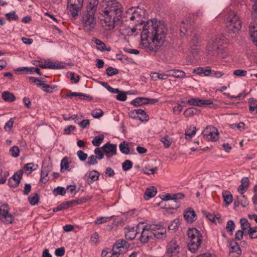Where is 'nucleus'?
<instances>
[{"instance_id":"26","label":"nucleus","mask_w":257,"mask_h":257,"mask_svg":"<svg viewBox=\"0 0 257 257\" xmlns=\"http://www.w3.org/2000/svg\"><path fill=\"white\" fill-rule=\"evenodd\" d=\"M42 68L57 69L62 68V66L58 63H55L52 61L45 62L40 66Z\"/></svg>"},{"instance_id":"5","label":"nucleus","mask_w":257,"mask_h":257,"mask_svg":"<svg viewBox=\"0 0 257 257\" xmlns=\"http://www.w3.org/2000/svg\"><path fill=\"white\" fill-rule=\"evenodd\" d=\"M95 13L85 12L82 16L81 23L86 32L93 31L96 26L97 21L94 17Z\"/></svg>"},{"instance_id":"37","label":"nucleus","mask_w":257,"mask_h":257,"mask_svg":"<svg viewBox=\"0 0 257 257\" xmlns=\"http://www.w3.org/2000/svg\"><path fill=\"white\" fill-rule=\"evenodd\" d=\"M147 98L137 97L131 101V104L136 106H139L147 104Z\"/></svg>"},{"instance_id":"27","label":"nucleus","mask_w":257,"mask_h":257,"mask_svg":"<svg viewBox=\"0 0 257 257\" xmlns=\"http://www.w3.org/2000/svg\"><path fill=\"white\" fill-rule=\"evenodd\" d=\"M94 42L96 45L97 49L99 51H107L109 52L111 50V48L110 47H107L104 43L98 39H95L94 40Z\"/></svg>"},{"instance_id":"3","label":"nucleus","mask_w":257,"mask_h":257,"mask_svg":"<svg viewBox=\"0 0 257 257\" xmlns=\"http://www.w3.org/2000/svg\"><path fill=\"white\" fill-rule=\"evenodd\" d=\"M187 235L189 238L188 246L189 250L193 253L200 247L202 241V233L196 228H190L187 231Z\"/></svg>"},{"instance_id":"39","label":"nucleus","mask_w":257,"mask_h":257,"mask_svg":"<svg viewBox=\"0 0 257 257\" xmlns=\"http://www.w3.org/2000/svg\"><path fill=\"white\" fill-rule=\"evenodd\" d=\"M30 204L32 205H35L38 204L39 201V197L38 193L34 194L28 197Z\"/></svg>"},{"instance_id":"21","label":"nucleus","mask_w":257,"mask_h":257,"mask_svg":"<svg viewBox=\"0 0 257 257\" xmlns=\"http://www.w3.org/2000/svg\"><path fill=\"white\" fill-rule=\"evenodd\" d=\"M249 185V179L247 177H243L241 180V184L238 187V191L240 194H243L247 189Z\"/></svg>"},{"instance_id":"31","label":"nucleus","mask_w":257,"mask_h":257,"mask_svg":"<svg viewBox=\"0 0 257 257\" xmlns=\"http://www.w3.org/2000/svg\"><path fill=\"white\" fill-rule=\"evenodd\" d=\"M230 252H235L237 254L239 255L241 253V250L237 242L233 240L230 243Z\"/></svg>"},{"instance_id":"17","label":"nucleus","mask_w":257,"mask_h":257,"mask_svg":"<svg viewBox=\"0 0 257 257\" xmlns=\"http://www.w3.org/2000/svg\"><path fill=\"white\" fill-rule=\"evenodd\" d=\"M184 217L185 220L189 223H192L197 219V216L195 211L191 208L186 209Z\"/></svg>"},{"instance_id":"22","label":"nucleus","mask_w":257,"mask_h":257,"mask_svg":"<svg viewBox=\"0 0 257 257\" xmlns=\"http://www.w3.org/2000/svg\"><path fill=\"white\" fill-rule=\"evenodd\" d=\"M193 72L194 73H196L197 75H201L203 74L205 76H209L211 73V69L209 66L206 67L205 68L199 67L193 69Z\"/></svg>"},{"instance_id":"7","label":"nucleus","mask_w":257,"mask_h":257,"mask_svg":"<svg viewBox=\"0 0 257 257\" xmlns=\"http://www.w3.org/2000/svg\"><path fill=\"white\" fill-rule=\"evenodd\" d=\"M15 217L10 212V207L7 203L0 205V220L5 224L13 223Z\"/></svg>"},{"instance_id":"30","label":"nucleus","mask_w":257,"mask_h":257,"mask_svg":"<svg viewBox=\"0 0 257 257\" xmlns=\"http://www.w3.org/2000/svg\"><path fill=\"white\" fill-rule=\"evenodd\" d=\"M99 173L96 170H92L89 173L87 183L90 184L98 179Z\"/></svg>"},{"instance_id":"60","label":"nucleus","mask_w":257,"mask_h":257,"mask_svg":"<svg viewBox=\"0 0 257 257\" xmlns=\"http://www.w3.org/2000/svg\"><path fill=\"white\" fill-rule=\"evenodd\" d=\"M94 153L95 154V157H97V159L98 160H102L104 157V153L99 148H96L94 150Z\"/></svg>"},{"instance_id":"56","label":"nucleus","mask_w":257,"mask_h":257,"mask_svg":"<svg viewBox=\"0 0 257 257\" xmlns=\"http://www.w3.org/2000/svg\"><path fill=\"white\" fill-rule=\"evenodd\" d=\"M83 0H68V4H71L77 8H81L83 6Z\"/></svg>"},{"instance_id":"57","label":"nucleus","mask_w":257,"mask_h":257,"mask_svg":"<svg viewBox=\"0 0 257 257\" xmlns=\"http://www.w3.org/2000/svg\"><path fill=\"white\" fill-rule=\"evenodd\" d=\"M103 114V112L100 109H95L91 112L92 116L94 118H99Z\"/></svg>"},{"instance_id":"62","label":"nucleus","mask_w":257,"mask_h":257,"mask_svg":"<svg viewBox=\"0 0 257 257\" xmlns=\"http://www.w3.org/2000/svg\"><path fill=\"white\" fill-rule=\"evenodd\" d=\"M233 74L237 77H243L246 75L247 71L242 69H236L233 71Z\"/></svg>"},{"instance_id":"34","label":"nucleus","mask_w":257,"mask_h":257,"mask_svg":"<svg viewBox=\"0 0 257 257\" xmlns=\"http://www.w3.org/2000/svg\"><path fill=\"white\" fill-rule=\"evenodd\" d=\"M249 109L252 114L257 113V100L252 98L248 100Z\"/></svg>"},{"instance_id":"32","label":"nucleus","mask_w":257,"mask_h":257,"mask_svg":"<svg viewBox=\"0 0 257 257\" xmlns=\"http://www.w3.org/2000/svg\"><path fill=\"white\" fill-rule=\"evenodd\" d=\"M73 96H79L80 98L82 100H85V99H88V100H92V97L86 94L83 93H80V92H71L70 93L67 95V97L71 98Z\"/></svg>"},{"instance_id":"14","label":"nucleus","mask_w":257,"mask_h":257,"mask_svg":"<svg viewBox=\"0 0 257 257\" xmlns=\"http://www.w3.org/2000/svg\"><path fill=\"white\" fill-rule=\"evenodd\" d=\"M144 15L143 10L140 9L138 8L136 10L134 8L133 16L131 17V18L133 19V21H135L136 23L142 25L144 22L143 20Z\"/></svg>"},{"instance_id":"40","label":"nucleus","mask_w":257,"mask_h":257,"mask_svg":"<svg viewBox=\"0 0 257 257\" xmlns=\"http://www.w3.org/2000/svg\"><path fill=\"white\" fill-rule=\"evenodd\" d=\"M218 54L220 55L222 58H225L229 54V52L226 47L223 46L222 45L220 46L219 50H216L215 51Z\"/></svg>"},{"instance_id":"41","label":"nucleus","mask_w":257,"mask_h":257,"mask_svg":"<svg viewBox=\"0 0 257 257\" xmlns=\"http://www.w3.org/2000/svg\"><path fill=\"white\" fill-rule=\"evenodd\" d=\"M240 223L241 224V228L242 230L245 232L246 230L247 229H250L251 228L250 226V223L248 222L246 218H242L240 219Z\"/></svg>"},{"instance_id":"58","label":"nucleus","mask_w":257,"mask_h":257,"mask_svg":"<svg viewBox=\"0 0 257 257\" xmlns=\"http://www.w3.org/2000/svg\"><path fill=\"white\" fill-rule=\"evenodd\" d=\"M247 233L251 238H257V229L255 227L250 228L247 231Z\"/></svg>"},{"instance_id":"63","label":"nucleus","mask_w":257,"mask_h":257,"mask_svg":"<svg viewBox=\"0 0 257 257\" xmlns=\"http://www.w3.org/2000/svg\"><path fill=\"white\" fill-rule=\"evenodd\" d=\"M116 98L119 101H124L127 99V96L124 92L119 90V92L117 93Z\"/></svg>"},{"instance_id":"15","label":"nucleus","mask_w":257,"mask_h":257,"mask_svg":"<svg viewBox=\"0 0 257 257\" xmlns=\"http://www.w3.org/2000/svg\"><path fill=\"white\" fill-rule=\"evenodd\" d=\"M129 243L124 239H118L112 246V248L115 252H119V255L122 253L121 248L126 249L129 247Z\"/></svg>"},{"instance_id":"28","label":"nucleus","mask_w":257,"mask_h":257,"mask_svg":"<svg viewBox=\"0 0 257 257\" xmlns=\"http://www.w3.org/2000/svg\"><path fill=\"white\" fill-rule=\"evenodd\" d=\"M157 192V189L155 187L152 186L151 188L146 189L144 195V197L145 199L149 200L154 197Z\"/></svg>"},{"instance_id":"50","label":"nucleus","mask_w":257,"mask_h":257,"mask_svg":"<svg viewBox=\"0 0 257 257\" xmlns=\"http://www.w3.org/2000/svg\"><path fill=\"white\" fill-rule=\"evenodd\" d=\"M66 192V189L62 187L58 186L53 190L55 195H60L64 196Z\"/></svg>"},{"instance_id":"1","label":"nucleus","mask_w":257,"mask_h":257,"mask_svg":"<svg viewBox=\"0 0 257 257\" xmlns=\"http://www.w3.org/2000/svg\"><path fill=\"white\" fill-rule=\"evenodd\" d=\"M167 33L165 24L157 19L147 21L141 33V47L146 52L156 53L163 46Z\"/></svg>"},{"instance_id":"61","label":"nucleus","mask_w":257,"mask_h":257,"mask_svg":"<svg viewBox=\"0 0 257 257\" xmlns=\"http://www.w3.org/2000/svg\"><path fill=\"white\" fill-rule=\"evenodd\" d=\"M153 236H155L158 239H164L166 238V230L163 229L160 232L158 231L155 233L154 232Z\"/></svg>"},{"instance_id":"19","label":"nucleus","mask_w":257,"mask_h":257,"mask_svg":"<svg viewBox=\"0 0 257 257\" xmlns=\"http://www.w3.org/2000/svg\"><path fill=\"white\" fill-rule=\"evenodd\" d=\"M101 255L102 257H118L119 252H115L112 248H106L102 250Z\"/></svg>"},{"instance_id":"9","label":"nucleus","mask_w":257,"mask_h":257,"mask_svg":"<svg viewBox=\"0 0 257 257\" xmlns=\"http://www.w3.org/2000/svg\"><path fill=\"white\" fill-rule=\"evenodd\" d=\"M180 246L176 239H172L166 246V253L163 257H178Z\"/></svg>"},{"instance_id":"53","label":"nucleus","mask_w":257,"mask_h":257,"mask_svg":"<svg viewBox=\"0 0 257 257\" xmlns=\"http://www.w3.org/2000/svg\"><path fill=\"white\" fill-rule=\"evenodd\" d=\"M97 159V157L95 155H91L88 157L86 164L89 166L96 165L98 163Z\"/></svg>"},{"instance_id":"6","label":"nucleus","mask_w":257,"mask_h":257,"mask_svg":"<svg viewBox=\"0 0 257 257\" xmlns=\"http://www.w3.org/2000/svg\"><path fill=\"white\" fill-rule=\"evenodd\" d=\"M138 233H141L140 237V240L143 243H146L150 238H153L154 232L152 226L145 225L144 223H141L137 226Z\"/></svg>"},{"instance_id":"18","label":"nucleus","mask_w":257,"mask_h":257,"mask_svg":"<svg viewBox=\"0 0 257 257\" xmlns=\"http://www.w3.org/2000/svg\"><path fill=\"white\" fill-rule=\"evenodd\" d=\"M35 69V72L38 74L39 75H41L42 74L40 72V70L38 68H36L35 69L34 67H19L16 70H15L16 72H22L24 74H31L34 72L33 70Z\"/></svg>"},{"instance_id":"16","label":"nucleus","mask_w":257,"mask_h":257,"mask_svg":"<svg viewBox=\"0 0 257 257\" xmlns=\"http://www.w3.org/2000/svg\"><path fill=\"white\" fill-rule=\"evenodd\" d=\"M125 237L128 240H133L135 239L136 235L138 234L137 226L135 229L134 227L126 226L124 229Z\"/></svg>"},{"instance_id":"25","label":"nucleus","mask_w":257,"mask_h":257,"mask_svg":"<svg viewBox=\"0 0 257 257\" xmlns=\"http://www.w3.org/2000/svg\"><path fill=\"white\" fill-rule=\"evenodd\" d=\"M81 9V8H77L76 6H74L71 4H68L67 5L68 14L72 16L73 18H75L78 16V13Z\"/></svg>"},{"instance_id":"64","label":"nucleus","mask_w":257,"mask_h":257,"mask_svg":"<svg viewBox=\"0 0 257 257\" xmlns=\"http://www.w3.org/2000/svg\"><path fill=\"white\" fill-rule=\"evenodd\" d=\"M77 155L81 161H84L86 160L87 158V154L86 153H84L81 150H79L77 152Z\"/></svg>"},{"instance_id":"11","label":"nucleus","mask_w":257,"mask_h":257,"mask_svg":"<svg viewBox=\"0 0 257 257\" xmlns=\"http://www.w3.org/2000/svg\"><path fill=\"white\" fill-rule=\"evenodd\" d=\"M187 103L189 105H193L199 107H206L208 105H212L211 108H215V105L213 104L211 99L204 100L197 97L191 98L187 101Z\"/></svg>"},{"instance_id":"48","label":"nucleus","mask_w":257,"mask_h":257,"mask_svg":"<svg viewBox=\"0 0 257 257\" xmlns=\"http://www.w3.org/2000/svg\"><path fill=\"white\" fill-rule=\"evenodd\" d=\"M133 162L131 161L126 160L122 164V170L127 171L133 167Z\"/></svg>"},{"instance_id":"10","label":"nucleus","mask_w":257,"mask_h":257,"mask_svg":"<svg viewBox=\"0 0 257 257\" xmlns=\"http://www.w3.org/2000/svg\"><path fill=\"white\" fill-rule=\"evenodd\" d=\"M202 134L204 139L207 141L215 142L219 139L218 130L212 126H207Z\"/></svg>"},{"instance_id":"33","label":"nucleus","mask_w":257,"mask_h":257,"mask_svg":"<svg viewBox=\"0 0 257 257\" xmlns=\"http://www.w3.org/2000/svg\"><path fill=\"white\" fill-rule=\"evenodd\" d=\"M129 146L130 144H126L124 141L121 143L119 145V149L121 153L125 155L133 154Z\"/></svg>"},{"instance_id":"55","label":"nucleus","mask_w":257,"mask_h":257,"mask_svg":"<svg viewBox=\"0 0 257 257\" xmlns=\"http://www.w3.org/2000/svg\"><path fill=\"white\" fill-rule=\"evenodd\" d=\"M245 124L243 122H240L238 123H233L230 125V127L233 129H237L240 131H243L245 128Z\"/></svg>"},{"instance_id":"23","label":"nucleus","mask_w":257,"mask_h":257,"mask_svg":"<svg viewBox=\"0 0 257 257\" xmlns=\"http://www.w3.org/2000/svg\"><path fill=\"white\" fill-rule=\"evenodd\" d=\"M98 3V0H88L85 12L95 13Z\"/></svg>"},{"instance_id":"51","label":"nucleus","mask_w":257,"mask_h":257,"mask_svg":"<svg viewBox=\"0 0 257 257\" xmlns=\"http://www.w3.org/2000/svg\"><path fill=\"white\" fill-rule=\"evenodd\" d=\"M160 141L166 148H169L172 143V141L168 136L162 137Z\"/></svg>"},{"instance_id":"44","label":"nucleus","mask_w":257,"mask_h":257,"mask_svg":"<svg viewBox=\"0 0 257 257\" xmlns=\"http://www.w3.org/2000/svg\"><path fill=\"white\" fill-rule=\"evenodd\" d=\"M255 2L254 5L252 6V12L251 13V16L253 20V22L251 23H254V24H257V0L254 1Z\"/></svg>"},{"instance_id":"45","label":"nucleus","mask_w":257,"mask_h":257,"mask_svg":"<svg viewBox=\"0 0 257 257\" xmlns=\"http://www.w3.org/2000/svg\"><path fill=\"white\" fill-rule=\"evenodd\" d=\"M197 111V109L194 107H189L187 108L184 112V115L186 117H190L194 114Z\"/></svg>"},{"instance_id":"36","label":"nucleus","mask_w":257,"mask_h":257,"mask_svg":"<svg viewBox=\"0 0 257 257\" xmlns=\"http://www.w3.org/2000/svg\"><path fill=\"white\" fill-rule=\"evenodd\" d=\"M222 196L224 201L227 205L230 204L233 200V197L231 194L228 191H223L222 192Z\"/></svg>"},{"instance_id":"8","label":"nucleus","mask_w":257,"mask_h":257,"mask_svg":"<svg viewBox=\"0 0 257 257\" xmlns=\"http://www.w3.org/2000/svg\"><path fill=\"white\" fill-rule=\"evenodd\" d=\"M224 39L220 36L212 37L207 43V50L210 52H214L216 50H219L220 46L223 45Z\"/></svg>"},{"instance_id":"24","label":"nucleus","mask_w":257,"mask_h":257,"mask_svg":"<svg viewBox=\"0 0 257 257\" xmlns=\"http://www.w3.org/2000/svg\"><path fill=\"white\" fill-rule=\"evenodd\" d=\"M249 32L251 38L257 46V24H254V23H250L249 25Z\"/></svg>"},{"instance_id":"29","label":"nucleus","mask_w":257,"mask_h":257,"mask_svg":"<svg viewBox=\"0 0 257 257\" xmlns=\"http://www.w3.org/2000/svg\"><path fill=\"white\" fill-rule=\"evenodd\" d=\"M38 86H42V90L48 93H52L56 90L57 87L55 85H50L44 83V81L41 83H37Z\"/></svg>"},{"instance_id":"46","label":"nucleus","mask_w":257,"mask_h":257,"mask_svg":"<svg viewBox=\"0 0 257 257\" xmlns=\"http://www.w3.org/2000/svg\"><path fill=\"white\" fill-rule=\"evenodd\" d=\"M69 163L68 161V159L66 157L64 158L61 162V171L62 172L63 170H67L69 171H70L69 169Z\"/></svg>"},{"instance_id":"49","label":"nucleus","mask_w":257,"mask_h":257,"mask_svg":"<svg viewBox=\"0 0 257 257\" xmlns=\"http://www.w3.org/2000/svg\"><path fill=\"white\" fill-rule=\"evenodd\" d=\"M52 165L51 164H49L47 165H43L41 168V173L43 174L49 175V173L52 171Z\"/></svg>"},{"instance_id":"4","label":"nucleus","mask_w":257,"mask_h":257,"mask_svg":"<svg viewBox=\"0 0 257 257\" xmlns=\"http://www.w3.org/2000/svg\"><path fill=\"white\" fill-rule=\"evenodd\" d=\"M225 24L229 31L236 33L241 28V22L238 16L232 11L229 12L224 20Z\"/></svg>"},{"instance_id":"54","label":"nucleus","mask_w":257,"mask_h":257,"mask_svg":"<svg viewBox=\"0 0 257 257\" xmlns=\"http://www.w3.org/2000/svg\"><path fill=\"white\" fill-rule=\"evenodd\" d=\"M106 74L109 76H112L118 73V70L112 67H109L106 70Z\"/></svg>"},{"instance_id":"38","label":"nucleus","mask_w":257,"mask_h":257,"mask_svg":"<svg viewBox=\"0 0 257 257\" xmlns=\"http://www.w3.org/2000/svg\"><path fill=\"white\" fill-rule=\"evenodd\" d=\"M104 136L103 135H100L96 136L92 141V144L94 146L98 147L104 140Z\"/></svg>"},{"instance_id":"13","label":"nucleus","mask_w":257,"mask_h":257,"mask_svg":"<svg viewBox=\"0 0 257 257\" xmlns=\"http://www.w3.org/2000/svg\"><path fill=\"white\" fill-rule=\"evenodd\" d=\"M23 173V170H19L15 173L13 176L9 179L8 184L9 186L14 188L17 187L22 178Z\"/></svg>"},{"instance_id":"59","label":"nucleus","mask_w":257,"mask_h":257,"mask_svg":"<svg viewBox=\"0 0 257 257\" xmlns=\"http://www.w3.org/2000/svg\"><path fill=\"white\" fill-rule=\"evenodd\" d=\"M10 152L11 153L12 156L14 157H17L19 156L20 149L17 146H14L12 147L10 150Z\"/></svg>"},{"instance_id":"47","label":"nucleus","mask_w":257,"mask_h":257,"mask_svg":"<svg viewBox=\"0 0 257 257\" xmlns=\"http://www.w3.org/2000/svg\"><path fill=\"white\" fill-rule=\"evenodd\" d=\"M6 17L9 21H17L19 19L18 16L15 11L6 14Z\"/></svg>"},{"instance_id":"12","label":"nucleus","mask_w":257,"mask_h":257,"mask_svg":"<svg viewBox=\"0 0 257 257\" xmlns=\"http://www.w3.org/2000/svg\"><path fill=\"white\" fill-rule=\"evenodd\" d=\"M116 148L117 146L116 144H111L108 142L101 147V149L106 157L110 158L116 155Z\"/></svg>"},{"instance_id":"42","label":"nucleus","mask_w":257,"mask_h":257,"mask_svg":"<svg viewBox=\"0 0 257 257\" xmlns=\"http://www.w3.org/2000/svg\"><path fill=\"white\" fill-rule=\"evenodd\" d=\"M112 216L110 217H99L97 218L94 221V223L96 225H99L102 223L107 222L110 221Z\"/></svg>"},{"instance_id":"35","label":"nucleus","mask_w":257,"mask_h":257,"mask_svg":"<svg viewBox=\"0 0 257 257\" xmlns=\"http://www.w3.org/2000/svg\"><path fill=\"white\" fill-rule=\"evenodd\" d=\"M2 97L7 102H13L16 100V97L14 94L8 91H4L2 93Z\"/></svg>"},{"instance_id":"52","label":"nucleus","mask_w":257,"mask_h":257,"mask_svg":"<svg viewBox=\"0 0 257 257\" xmlns=\"http://www.w3.org/2000/svg\"><path fill=\"white\" fill-rule=\"evenodd\" d=\"M188 26V21H183L180 25V33L183 35H185L187 32V28Z\"/></svg>"},{"instance_id":"43","label":"nucleus","mask_w":257,"mask_h":257,"mask_svg":"<svg viewBox=\"0 0 257 257\" xmlns=\"http://www.w3.org/2000/svg\"><path fill=\"white\" fill-rule=\"evenodd\" d=\"M136 113H137V115H139V119L141 121H144L147 119L148 117V115L146 112L142 109H136Z\"/></svg>"},{"instance_id":"2","label":"nucleus","mask_w":257,"mask_h":257,"mask_svg":"<svg viewBox=\"0 0 257 257\" xmlns=\"http://www.w3.org/2000/svg\"><path fill=\"white\" fill-rule=\"evenodd\" d=\"M123 11L122 6L116 0H104L100 12L104 19L101 24L106 30H110L115 27V22L119 21Z\"/></svg>"},{"instance_id":"20","label":"nucleus","mask_w":257,"mask_h":257,"mask_svg":"<svg viewBox=\"0 0 257 257\" xmlns=\"http://www.w3.org/2000/svg\"><path fill=\"white\" fill-rule=\"evenodd\" d=\"M170 77H173L176 78H185L186 77L184 71L179 69H171L168 71Z\"/></svg>"}]
</instances>
